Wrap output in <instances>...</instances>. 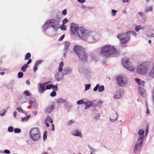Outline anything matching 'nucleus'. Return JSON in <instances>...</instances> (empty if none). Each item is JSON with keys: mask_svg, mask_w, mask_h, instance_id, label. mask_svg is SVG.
Here are the masks:
<instances>
[{"mask_svg": "<svg viewBox=\"0 0 154 154\" xmlns=\"http://www.w3.org/2000/svg\"><path fill=\"white\" fill-rule=\"evenodd\" d=\"M78 2L81 3L85 2V0H78Z\"/></svg>", "mask_w": 154, "mask_h": 154, "instance_id": "338daca9", "label": "nucleus"}, {"mask_svg": "<svg viewBox=\"0 0 154 154\" xmlns=\"http://www.w3.org/2000/svg\"><path fill=\"white\" fill-rule=\"evenodd\" d=\"M117 10H112V11L111 15L112 16H114L116 15V12H117Z\"/></svg>", "mask_w": 154, "mask_h": 154, "instance_id": "a19ab883", "label": "nucleus"}, {"mask_svg": "<svg viewBox=\"0 0 154 154\" xmlns=\"http://www.w3.org/2000/svg\"><path fill=\"white\" fill-rule=\"evenodd\" d=\"M64 106L66 108L68 109V112L70 111L72 107V105L67 103L65 104Z\"/></svg>", "mask_w": 154, "mask_h": 154, "instance_id": "b1692460", "label": "nucleus"}, {"mask_svg": "<svg viewBox=\"0 0 154 154\" xmlns=\"http://www.w3.org/2000/svg\"><path fill=\"white\" fill-rule=\"evenodd\" d=\"M149 75L150 77L152 78H154V66L152 68V69L150 71Z\"/></svg>", "mask_w": 154, "mask_h": 154, "instance_id": "393cba45", "label": "nucleus"}, {"mask_svg": "<svg viewBox=\"0 0 154 154\" xmlns=\"http://www.w3.org/2000/svg\"><path fill=\"white\" fill-rule=\"evenodd\" d=\"M74 122L72 121V120H70V121L68 122L67 123V125L68 126H70L71 125V124L73 123Z\"/></svg>", "mask_w": 154, "mask_h": 154, "instance_id": "6e6d98bb", "label": "nucleus"}, {"mask_svg": "<svg viewBox=\"0 0 154 154\" xmlns=\"http://www.w3.org/2000/svg\"><path fill=\"white\" fill-rule=\"evenodd\" d=\"M77 103L78 105L82 104L84 103V102L83 100H80L77 101Z\"/></svg>", "mask_w": 154, "mask_h": 154, "instance_id": "49530a36", "label": "nucleus"}, {"mask_svg": "<svg viewBox=\"0 0 154 154\" xmlns=\"http://www.w3.org/2000/svg\"><path fill=\"white\" fill-rule=\"evenodd\" d=\"M29 102L30 104L32 105L34 103L35 104V98L33 97H31L30 99L29 100Z\"/></svg>", "mask_w": 154, "mask_h": 154, "instance_id": "c756f323", "label": "nucleus"}, {"mask_svg": "<svg viewBox=\"0 0 154 154\" xmlns=\"http://www.w3.org/2000/svg\"><path fill=\"white\" fill-rule=\"evenodd\" d=\"M23 94H24L26 95L27 96H31L32 95V94L30 93V92L28 91V90H26L25 91L23 92Z\"/></svg>", "mask_w": 154, "mask_h": 154, "instance_id": "c85d7f7f", "label": "nucleus"}, {"mask_svg": "<svg viewBox=\"0 0 154 154\" xmlns=\"http://www.w3.org/2000/svg\"><path fill=\"white\" fill-rule=\"evenodd\" d=\"M46 121H47L48 122L52 123L53 122V121L52 119L49 116L47 117L45 119Z\"/></svg>", "mask_w": 154, "mask_h": 154, "instance_id": "72a5a7b5", "label": "nucleus"}, {"mask_svg": "<svg viewBox=\"0 0 154 154\" xmlns=\"http://www.w3.org/2000/svg\"><path fill=\"white\" fill-rule=\"evenodd\" d=\"M30 139L34 142L38 141L40 138V131L38 128H32L30 132Z\"/></svg>", "mask_w": 154, "mask_h": 154, "instance_id": "39448f33", "label": "nucleus"}, {"mask_svg": "<svg viewBox=\"0 0 154 154\" xmlns=\"http://www.w3.org/2000/svg\"><path fill=\"white\" fill-rule=\"evenodd\" d=\"M28 67V66L27 65L24 64L23 66L21 67V70L24 72L26 71V69Z\"/></svg>", "mask_w": 154, "mask_h": 154, "instance_id": "2f4dec72", "label": "nucleus"}, {"mask_svg": "<svg viewBox=\"0 0 154 154\" xmlns=\"http://www.w3.org/2000/svg\"><path fill=\"white\" fill-rule=\"evenodd\" d=\"M61 29L63 30H66V27L65 26H62L61 27Z\"/></svg>", "mask_w": 154, "mask_h": 154, "instance_id": "774afa93", "label": "nucleus"}, {"mask_svg": "<svg viewBox=\"0 0 154 154\" xmlns=\"http://www.w3.org/2000/svg\"><path fill=\"white\" fill-rule=\"evenodd\" d=\"M16 109L17 110H18L19 111H20L23 113H24V111L21 108L17 107Z\"/></svg>", "mask_w": 154, "mask_h": 154, "instance_id": "603ef678", "label": "nucleus"}, {"mask_svg": "<svg viewBox=\"0 0 154 154\" xmlns=\"http://www.w3.org/2000/svg\"><path fill=\"white\" fill-rule=\"evenodd\" d=\"M117 38L119 39L121 43L122 44H125L130 39V36L128 35L127 32L125 34H122L118 35Z\"/></svg>", "mask_w": 154, "mask_h": 154, "instance_id": "0eeeda50", "label": "nucleus"}, {"mask_svg": "<svg viewBox=\"0 0 154 154\" xmlns=\"http://www.w3.org/2000/svg\"><path fill=\"white\" fill-rule=\"evenodd\" d=\"M56 102L57 103H65L66 102V100H65L60 98L57 99Z\"/></svg>", "mask_w": 154, "mask_h": 154, "instance_id": "bb28decb", "label": "nucleus"}, {"mask_svg": "<svg viewBox=\"0 0 154 154\" xmlns=\"http://www.w3.org/2000/svg\"><path fill=\"white\" fill-rule=\"evenodd\" d=\"M23 74L22 72H20L18 73V77L19 78H21L23 77Z\"/></svg>", "mask_w": 154, "mask_h": 154, "instance_id": "37998d69", "label": "nucleus"}, {"mask_svg": "<svg viewBox=\"0 0 154 154\" xmlns=\"http://www.w3.org/2000/svg\"><path fill=\"white\" fill-rule=\"evenodd\" d=\"M47 131H45L44 133L43 136V140L44 141H45L47 139Z\"/></svg>", "mask_w": 154, "mask_h": 154, "instance_id": "f704fd0d", "label": "nucleus"}, {"mask_svg": "<svg viewBox=\"0 0 154 154\" xmlns=\"http://www.w3.org/2000/svg\"><path fill=\"white\" fill-rule=\"evenodd\" d=\"M60 19V18H56L48 21L49 23L51 24V26L54 29L56 30V29H57V26L59 25Z\"/></svg>", "mask_w": 154, "mask_h": 154, "instance_id": "9b49d317", "label": "nucleus"}, {"mask_svg": "<svg viewBox=\"0 0 154 154\" xmlns=\"http://www.w3.org/2000/svg\"><path fill=\"white\" fill-rule=\"evenodd\" d=\"M70 45V43L68 42H66L64 44V56L65 57L68 51V49Z\"/></svg>", "mask_w": 154, "mask_h": 154, "instance_id": "2eb2a0df", "label": "nucleus"}, {"mask_svg": "<svg viewBox=\"0 0 154 154\" xmlns=\"http://www.w3.org/2000/svg\"><path fill=\"white\" fill-rule=\"evenodd\" d=\"M37 69L38 68L37 67V66L34 65L33 68V72H35L37 70Z\"/></svg>", "mask_w": 154, "mask_h": 154, "instance_id": "052dcab7", "label": "nucleus"}, {"mask_svg": "<svg viewBox=\"0 0 154 154\" xmlns=\"http://www.w3.org/2000/svg\"><path fill=\"white\" fill-rule=\"evenodd\" d=\"M149 66L148 62L142 63L138 66L137 69V72L140 75H145L148 72Z\"/></svg>", "mask_w": 154, "mask_h": 154, "instance_id": "20e7f679", "label": "nucleus"}, {"mask_svg": "<svg viewBox=\"0 0 154 154\" xmlns=\"http://www.w3.org/2000/svg\"><path fill=\"white\" fill-rule=\"evenodd\" d=\"M72 134L75 136H78L80 137H82V135L81 133L77 131H73L72 133Z\"/></svg>", "mask_w": 154, "mask_h": 154, "instance_id": "aec40b11", "label": "nucleus"}, {"mask_svg": "<svg viewBox=\"0 0 154 154\" xmlns=\"http://www.w3.org/2000/svg\"><path fill=\"white\" fill-rule=\"evenodd\" d=\"M14 81H11L9 82V85L10 86L13 87L14 86Z\"/></svg>", "mask_w": 154, "mask_h": 154, "instance_id": "864d4df0", "label": "nucleus"}, {"mask_svg": "<svg viewBox=\"0 0 154 154\" xmlns=\"http://www.w3.org/2000/svg\"><path fill=\"white\" fill-rule=\"evenodd\" d=\"M116 79L118 84L120 86H124L128 82L127 78L124 76L117 77Z\"/></svg>", "mask_w": 154, "mask_h": 154, "instance_id": "1a4fd4ad", "label": "nucleus"}, {"mask_svg": "<svg viewBox=\"0 0 154 154\" xmlns=\"http://www.w3.org/2000/svg\"><path fill=\"white\" fill-rule=\"evenodd\" d=\"M54 108V106L53 105L48 106L45 109V112L46 113H49L52 111Z\"/></svg>", "mask_w": 154, "mask_h": 154, "instance_id": "a211bd4d", "label": "nucleus"}, {"mask_svg": "<svg viewBox=\"0 0 154 154\" xmlns=\"http://www.w3.org/2000/svg\"><path fill=\"white\" fill-rule=\"evenodd\" d=\"M81 60L83 62H85L87 60V54L85 51V49L77 55Z\"/></svg>", "mask_w": 154, "mask_h": 154, "instance_id": "f8f14e48", "label": "nucleus"}, {"mask_svg": "<svg viewBox=\"0 0 154 154\" xmlns=\"http://www.w3.org/2000/svg\"><path fill=\"white\" fill-rule=\"evenodd\" d=\"M149 36L154 37V30H152L151 31V34L149 35Z\"/></svg>", "mask_w": 154, "mask_h": 154, "instance_id": "4d7b16f0", "label": "nucleus"}, {"mask_svg": "<svg viewBox=\"0 0 154 154\" xmlns=\"http://www.w3.org/2000/svg\"><path fill=\"white\" fill-rule=\"evenodd\" d=\"M49 23L48 21L45 23L42 26V30L44 32H45L47 29L49 27Z\"/></svg>", "mask_w": 154, "mask_h": 154, "instance_id": "412c9836", "label": "nucleus"}, {"mask_svg": "<svg viewBox=\"0 0 154 154\" xmlns=\"http://www.w3.org/2000/svg\"><path fill=\"white\" fill-rule=\"evenodd\" d=\"M4 152L6 154H9L10 153V151L8 149H5L4 150Z\"/></svg>", "mask_w": 154, "mask_h": 154, "instance_id": "bf43d9fd", "label": "nucleus"}, {"mask_svg": "<svg viewBox=\"0 0 154 154\" xmlns=\"http://www.w3.org/2000/svg\"><path fill=\"white\" fill-rule=\"evenodd\" d=\"M65 37V35H63L61 36L59 39L58 40L59 41H61L63 40V39Z\"/></svg>", "mask_w": 154, "mask_h": 154, "instance_id": "680f3d73", "label": "nucleus"}, {"mask_svg": "<svg viewBox=\"0 0 154 154\" xmlns=\"http://www.w3.org/2000/svg\"><path fill=\"white\" fill-rule=\"evenodd\" d=\"M8 130L9 132H12L14 130V128L12 126L9 127L8 128Z\"/></svg>", "mask_w": 154, "mask_h": 154, "instance_id": "c03bdc74", "label": "nucleus"}, {"mask_svg": "<svg viewBox=\"0 0 154 154\" xmlns=\"http://www.w3.org/2000/svg\"><path fill=\"white\" fill-rule=\"evenodd\" d=\"M84 104L86 106V107H85V109H86L90 107L92 104V102L90 101H85L84 102Z\"/></svg>", "mask_w": 154, "mask_h": 154, "instance_id": "4be33fe9", "label": "nucleus"}, {"mask_svg": "<svg viewBox=\"0 0 154 154\" xmlns=\"http://www.w3.org/2000/svg\"><path fill=\"white\" fill-rule=\"evenodd\" d=\"M80 28H82V29H84L82 27H78V25L77 24L74 23H71L70 30L72 34L74 35L75 34L76 32L77 35L79 37V35L78 34V30Z\"/></svg>", "mask_w": 154, "mask_h": 154, "instance_id": "9d476101", "label": "nucleus"}, {"mask_svg": "<svg viewBox=\"0 0 154 154\" xmlns=\"http://www.w3.org/2000/svg\"><path fill=\"white\" fill-rule=\"evenodd\" d=\"M81 6L82 9H85L87 8V7L84 5H82Z\"/></svg>", "mask_w": 154, "mask_h": 154, "instance_id": "e2e57ef3", "label": "nucleus"}, {"mask_svg": "<svg viewBox=\"0 0 154 154\" xmlns=\"http://www.w3.org/2000/svg\"><path fill=\"white\" fill-rule=\"evenodd\" d=\"M30 54L29 53H27L26 55L25 59V60H28L30 58Z\"/></svg>", "mask_w": 154, "mask_h": 154, "instance_id": "e433bc0d", "label": "nucleus"}, {"mask_svg": "<svg viewBox=\"0 0 154 154\" xmlns=\"http://www.w3.org/2000/svg\"><path fill=\"white\" fill-rule=\"evenodd\" d=\"M79 38L90 43H93L98 40V35L95 32H91L85 29L80 28L78 32Z\"/></svg>", "mask_w": 154, "mask_h": 154, "instance_id": "f257e3e1", "label": "nucleus"}, {"mask_svg": "<svg viewBox=\"0 0 154 154\" xmlns=\"http://www.w3.org/2000/svg\"><path fill=\"white\" fill-rule=\"evenodd\" d=\"M63 62H61L59 64V66L58 68L59 71L57 72L55 75V79L57 81H61L63 78L64 74L62 72L63 70Z\"/></svg>", "mask_w": 154, "mask_h": 154, "instance_id": "423d86ee", "label": "nucleus"}, {"mask_svg": "<svg viewBox=\"0 0 154 154\" xmlns=\"http://www.w3.org/2000/svg\"><path fill=\"white\" fill-rule=\"evenodd\" d=\"M113 116H116V117L114 119H112L111 118H110L109 119V120L111 122H115L117 119L118 118V113H117V112H116V114H114Z\"/></svg>", "mask_w": 154, "mask_h": 154, "instance_id": "a878e982", "label": "nucleus"}, {"mask_svg": "<svg viewBox=\"0 0 154 154\" xmlns=\"http://www.w3.org/2000/svg\"><path fill=\"white\" fill-rule=\"evenodd\" d=\"M135 80L139 85H141V82L142 81L140 79H139L136 78L135 79Z\"/></svg>", "mask_w": 154, "mask_h": 154, "instance_id": "09e8293b", "label": "nucleus"}, {"mask_svg": "<svg viewBox=\"0 0 154 154\" xmlns=\"http://www.w3.org/2000/svg\"><path fill=\"white\" fill-rule=\"evenodd\" d=\"M124 91L122 89H120L117 91L116 92L114 96V98L115 99H118L121 98L124 95Z\"/></svg>", "mask_w": 154, "mask_h": 154, "instance_id": "4468645a", "label": "nucleus"}, {"mask_svg": "<svg viewBox=\"0 0 154 154\" xmlns=\"http://www.w3.org/2000/svg\"><path fill=\"white\" fill-rule=\"evenodd\" d=\"M91 85L89 84H86L85 86V91H86L88 90H89L90 87H91Z\"/></svg>", "mask_w": 154, "mask_h": 154, "instance_id": "a18cd8bd", "label": "nucleus"}, {"mask_svg": "<svg viewBox=\"0 0 154 154\" xmlns=\"http://www.w3.org/2000/svg\"><path fill=\"white\" fill-rule=\"evenodd\" d=\"M47 83H39V87L38 88V91L40 93H43L46 89L45 88V86Z\"/></svg>", "mask_w": 154, "mask_h": 154, "instance_id": "dca6fc26", "label": "nucleus"}, {"mask_svg": "<svg viewBox=\"0 0 154 154\" xmlns=\"http://www.w3.org/2000/svg\"><path fill=\"white\" fill-rule=\"evenodd\" d=\"M21 130L20 128H15L14 129V132L15 133H19L21 132Z\"/></svg>", "mask_w": 154, "mask_h": 154, "instance_id": "c9c22d12", "label": "nucleus"}, {"mask_svg": "<svg viewBox=\"0 0 154 154\" xmlns=\"http://www.w3.org/2000/svg\"><path fill=\"white\" fill-rule=\"evenodd\" d=\"M145 81H141V85H142L143 87H144L145 85Z\"/></svg>", "mask_w": 154, "mask_h": 154, "instance_id": "69168bd1", "label": "nucleus"}, {"mask_svg": "<svg viewBox=\"0 0 154 154\" xmlns=\"http://www.w3.org/2000/svg\"><path fill=\"white\" fill-rule=\"evenodd\" d=\"M56 95V93L55 91H53L51 94L50 95L52 97H54Z\"/></svg>", "mask_w": 154, "mask_h": 154, "instance_id": "5fc2aeb1", "label": "nucleus"}, {"mask_svg": "<svg viewBox=\"0 0 154 154\" xmlns=\"http://www.w3.org/2000/svg\"><path fill=\"white\" fill-rule=\"evenodd\" d=\"M104 90V87L103 85L99 86V87L98 91L99 92H102Z\"/></svg>", "mask_w": 154, "mask_h": 154, "instance_id": "473e14b6", "label": "nucleus"}, {"mask_svg": "<svg viewBox=\"0 0 154 154\" xmlns=\"http://www.w3.org/2000/svg\"><path fill=\"white\" fill-rule=\"evenodd\" d=\"M27 98L25 96L23 95L21 96L20 98V100L22 103L26 102L27 101Z\"/></svg>", "mask_w": 154, "mask_h": 154, "instance_id": "5701e85b", "label": "nucleus"}, {"mask_svg": "<svg viewBox=\"0 0 154 154\" xmlns=\"http://www.w3.org/2000/svg\"><path fill=\"white\" fill-rule=\"evenodd\" d=\"M69 20H68L66 18H65L63 19L62 21V23L63 24H64L69 22Z\"/></svg>", "mask_w": 154, "mask_h": 154, "instance_id": "3c124183", "label": "nucleus"}, {"mask_svg": "<svg viewBox=\"0 0 154 154\" xmlns=\"http://www.w3.org/2000/svg\"><path fill=\"white\" fill-rule=\"evenodd\" d=\"M72 72V69L70 68H65L63 71V74H71Z\"/></svg>", "mask_w": 154, "mask_h": 154, "instance_id": "6ab92c4d", "label": "nucleus"}, {"mask_svg": "<svg viewBox=\"0 0 154 154\" xmlns=\"http://www.w3.org/2000/svg\"><path fill=\"white\" fill-rule=\"evenodd\" d=\"M117 50L113 46L110 45H105L101 49L100 52L101 54L105 57H108L110 55L116 53Z\"/></svg>", "mask_w": 154, "mask_h": 154, "instance_id": "7ed1b4c3", "label": "nucleus"}, {"mask_svg": "<svg viewBox=\"0 0 154 154\" xmlns=\"http://www.w3.org/2000/svg\"><path fill=\"white\" fill-rule=\"evenodd\" d=\"M66 9H64L62 11V14L64 15H65L66 14Z\"/></svg>", "mask_w": 154, "mask_h": 154, "instance_id": "0e129e2a", "label": "nucleus"}, {"mask_svg": "<svg viewBox=\"0 0 154 154\" xmlns=\"http://www.w3.org/2000/svg\"><path fill=\"white\" fill-rule=\"evenodd\" d=\"M99 85L98 84H97L96 86L93 89L94 91H97L98 88H99Z\"/></svg>", "mask_w": 154, "mask_h": 154, "instance_id": "8fccbe9b", "label": "nucleus"}, {"mask_svg": "<svg viewBox=\"0 0 154 154\" xmlns=\"http://www.w3.org/2000/svg\"><path fill=\"white\" fill-rule=\"evenodd\" d=\"M43 61L42 60H37L35 63L34 65L37 66L39 64H40L43 62Z\"/></svg>", "mask_w": 154, "mask_h": 154, "instance_id": "ea45409f", "label": "nucleus"}, {"mask_svg": "<svg viewBox=\"0 0 154 154\" xmlns=\"http://www.w3.org/2000/svg\"><path fill=\"white\" fill-rule=\"evenodd\" d=\"M127 32L128 33V35L129 36H130V35L131 34L135 36H136L137 35V33L134 31H128Z\"/></svg>", "mask_w": 154, "mask_h": 154, "instance_id": "7c9ffc66", "label": "nucleus"}, {"mask_svg": "<svg viewBox=\"0 0 154 154\" xmlns=\"http://www.w3.org/2000/svg\"><path fill=\"white\" fill-rule=\"evenodd\" d=\"M84 49L81 46L79 45H75L73 48L74 51L77 55L83 51Z\"/></svg>", "mask_w": 154, "mask_h": 154, "instance_id": "ddd939ff", "label": "nucleus"}, {"mask_svg": "<svg viewBox=\"0 0 154 154\" xmlns=\"http://www.w3.org/2000/svg\"><path fill=\"white\" fill-rule=\"evenodd\" d=\"M100 117V115L99 113H98L97 114V115L94 117V119H99Z\"/></svg>", "mask_w": 154, "mask_h": 154, "instance_id": "13d9d810", "label": "nucleus"}, {"mask_svg": "<svg viewBox=\"0 0 154 154\" xmlns=\"http://www.w3.org/2000/svg\"><path fill=\"white\" fill-rule=\"evenodd\" d=\"M141 26L140 25L136 26L135 28V30L137 32H138L139 30H141Z\"/></svg>", "mask_w": 154, "mask_h": 154, "instance_id": "4c0bfd02", "label": "nucleus"}, {"mask_svg": "<svg viewBox=\"0 0 154 154\" xmlns=\"http://www.w3.org/2000/svg\"><path fill=\"white\" fill-rule=\"evenodd\" d=\"M88 147L90 150H91L92 152H96L97 151V150L96 149L93 148L91 146L88 145Z\"/></svg>", "mask_w": 154, "mask_h": 154, "instance_id": "58836bf2", "label": "nucleus"}, {"mask_svg": "<svg viewBox=\"0 0 154 154\" xmlns=\"http://www.w3.org/2000/svg\"><path fill=\"white\" fill-rule=\"evenodd\" d=\"M53 85L52 84H51L50 85H47L46 86V88L47 89H50L52 88L53 87Z\"/></svg>", "mask_w": 154, "mask_h": 154, "instance_id": "de8ad7c7", "label": "nucleus"}, {"mask_svg": "<svg viewBox=\"0 0 154 154\" xmlns=\"http://www.w3.org/2000/svg\"><path fill=\"white\" fill-rule=\"evenodd\" d=\"M140 94L143 97H145L146 95L145 89L141 87H139L138 90Z\"/></svg>", "mask_w": 154, "mask_h": 154, "instance_id": "f3484780", "label": "nucleus"}, {"mask_svg": "<svg viewBox=\"0 0 154 154\" xmlns=\"http://www.w3.org/2000/svg\"><path fill=\"white\" fill-rule=\"evenodd\" d=\"M30 116V115H29L26 117H23L21 119V121L23 122H25L28 121L29 118Z\"/></svg>", "mask_w": 154, "mask_h": 154, "instance_id": "cd10ccee", "label": "nucleus"}, {"mask_svg": "<svg viewBox=\"0 0 154 154\" xmlns=\"http://www.w3.org/2000/svg\"><path fill=\"white\" fill-rule=\"evenodd\" d=\"M52 88L54 90L53 91H57L58 90V88L57 87V85H53Z\"/></svg>", "mask_w": 154, "mask_h": 154, "instance_id": "79ce46f5", "label": "nucleus"}, {"mask_svg": "<svg viewBox=\"0 0 154 154\" xmlns=\"http://www.w3.org/2000/svg\"><path fill=\"white\" fill-rule=\"evenodd\" d=\"M122 64L125 68L129 71H133L135 69V68L131 65L128 58L127 57H125L122 59Z\"/></svg>", "mask_w": 154, "mask_h": 154, "instance_id": "6e6552de", "label": "nucleus"}, {"mask_svg": "<svg viewBox=\"0 0 154 154\" xmlns=\"http://www.w3.org/2000/svg\"><path fill=\"white\" fill-rule=\"evenodd\" d=\"M144 131L141 129L138 132L139 135L137 141L135 144L133 149V152H136L139 151L142 148L143 143Z\"/></svg>", "mask_w": 154, "mask_h": 154, "instance_id": "f03ea898", "label": "nucleus"}]
</instances>
